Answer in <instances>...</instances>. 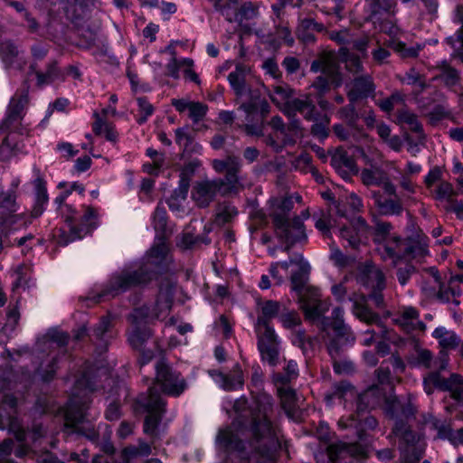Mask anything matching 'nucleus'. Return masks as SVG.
<instances>
[{"mask_svg":"<svg viewBox=\"0 0 463 463\" xmlns=\"http://www.w3.org/2000/svg\"><path fill=\"white\" fill-rule=\"evenodd\" d=\"M374 205L382 215L399 216L403 212L404 200L395 195H381L379 192H372Z\"/></svg>","mask_w":463,"mask_h":463,"instance_id":"nucleus-24","label":"nucleus"},{"mask_svg":"<svg viewBox=\"0 0 463 463\" xmlns=\"http://www.w3.org/2000/svg\"><path fill=\"white\" fill-rule=\"evenodd\" d=\"M398 119L401 123L408 125L411 131L418 134L422 133V126L415 114L408 110H402L398 115Z\"/></svg>","mask_w":463,"mask_h":463,"instance_id":"nucleus-59","label":"nucleus"},{"mask_svg":"<svg viewBox=\"0 0 463 463\" xmlns=\"http://www.w3.org/2000/svg\"><path fill=\"white\" fill-rule=\"evenodd\" d=\"M426 423L430 424L433 430H437L438 438L450 441L453 430L449 423L445 420H440L431 415L426 420Z\"/></svg>","mask_w":463,"mask_h":463,"instance_id":"nucleus-52","label":"nucleus"},{"mask_svg":"<svg viewBox=\"0 0 463 463\" xmlns=\"http://www.w3.org/2000/svg\"><path fill=\"white\" fill-rule=\"evenodd\" d=\"M187 127L185 128H178L175 129V142L176 144L183 147L184 152H194L201 153L203 147L198 143H194V138L188 133Z\"/></svg>","mask_w":463,"mask_h":463,"instance_id":"nucleus-39","label":"nucleus"},{"mask_svg":"<svg viewBox=\"0 0 463 463\" xmlns=\"http://www.w3.org/2000/svg\"><path fill=\"white\" fill-rule=\"evenodd\" d=\"M168 251L166 243L160 240L151 247L137 269H124L112 276L99 297L114 298L135 286L147 283L166 263Z\"/></svg>","mask_w":463,"mask_h":463,"instance_id":"nucleus-1","label":"nucleus"},{"mask_svg":"<svg viewBox=\"0 0 463 463\" xmlns=\"http://www.w3.org/2000/svg\"><path fill=\"white\" fill-rule=\"evenodd\" d=\"M395 52L399 53L402 58H414L417 57L420 51L423 49L424 44L417 43L413 46L407 47L406 44L401 41L391 40L388 43Z\"/></svg>","mask_w":463,"mask_h":463,"instance_id":"nucleus-49","label":"nucleus"},{"mask_svg":"<svg viewBox=\"0 0 463 463\" xmlns=\"http://www.w3.org/2000/svg\"><path fill=\"white\" fill-rule=\"evenodd\" d=\"M399 185L403 191L406 192V194L403 196L404 202L415 203L416 200L413 197V194L416 193V184H414L408 175H404L401 176L399 180Z\"/></svg>","mask_w":463,"mask_h":463,"instance_id":"nucleus-61","label":"nucleus"},{"mask_svg":"<svg viewBox=\"0 0 463 463\" xmlns=\"http://www.w3.org/2000/svg\"><path fill=\"white\" fill-rule=\"evenodd\" d=\"M33 187H34V204L29 213V217L32 220L33 218H37L43 214L45 211L46 205L49 202V196L46 188V183L44 179L38 175L33 180Z\"/></svg>","mask_w":463,"mask_h":463,"instance_id":"nucleus-31","label":"nucleus"},{"mask_svg":"<svg viewBox=\"0 0 463 463\" xmlns=\"http://www.w3.org/2000/svg\"><path fill=\"white\" fill-rule=\"evenodd\" d=\"M347 97L350 102L354 103L359 99H366L375 90V86L369 75L354 78L348 85Z\"/></svg>","mask_w":463,"mask_h":463,"instance_id":"nucleus-25","label":"nucleus"},{"mask_svg":"<svg viewBox=\"0 0 463 463\" xmlns=\"http://www.w3.org/2000/svg\"><path fill=\"white\" fill-rule=\"evenodd\" d=\"M396 321L406 331H411L421 324L419 319L418 310L412 307H404L396 318Z\"/></svg>","mask_w":463,"mask_h":463,"instance_id":"nucleus-40","label":"nucleus"},{"mask_svg":"<svg viewBox=\"0 0 463 463\" xmlns=\"http://www.w3.org/2000/svg\"><path fill=\"white\" fill-rule=\"evenodd\" d=\"M216 441L227 450L241 452L245 449V442L240 439L231 428L220 430Z\"/></svg>","mask_w":463,"mask_h":463,"instance_id":"nucleus-34","label":"nucleus"},{"mask_svg":"<svg viewBox=\"0 0 463 463\" xmlns=\"http://www.w3.org/2000/svg\"><path fill=\"white\" fill-rule=\"evenodd\" d=\"M28 103V87L21 94L16 93L10 100L5 118L0 124V129L15 128L24 115Z\"/></svg>","mask_w":463,"mask_h":463,"instance_id":"nucleus-22","label":"nucleus"},{"mask_svg":"<svg viewBox=\"0 0 463 463\" xmlns=\"http://www.w3.org/2000/svg\"><path fill=\"white\" fill-rule=\"evenodd\" d=\"M364 3L366 20L380 32L395 35L398 28L392 18L397 12V0H364Z\"/></svg>","mask_w":463,"mask_h":463,"instance_id":"nucleus-11","label":"nucleus"},{"mask_svg":"<svg viewBox=\"0 0 463 463\" xmlns=\"http://www.w3.org/2000/svg\"><path fill=\"white\" fill-rule=\"evenodd\" d=\"M353 314L361 321L367 324L380 323V317L373 312L367 306L358 301H354L353 305Z\"/></svg>","mask_w":463,"mask_h":463,"instance_id":"nucleus-48","label":"nucleus"},{"mask_svg":"<svg viewBox=\"0 0 463 463\" xmlns=\"http://www.w3.org/2000/svg\"><path fill=\"white\" fill-rule=\"evenodd\" d=\"M393 434L406 443L407 448L403 449V457L408 463H416L422 457L421 449L414 447L419 437L403 421H395L392 430Z\"/></svg>","mask_w":463,"mask_h":463,"instance_id":"nucleus-21","label":"nucleus"},{"mask_svg":"<svg viewBox=\"0 0 463 463\" xmlns=\"http://www.w3.org/2000/svg\"><path fill=\"white\" fill-rule=\"evenodd\" d=\"M95 390V383L91 381L89 373L84 372L76 380L65 411V419L68 425H74L84 420L88 404L90 402L89 394Z\"/></svg>","mask_w":463,"mask_h":463,"instance_id":"nucleus-7","label":"nucleus"},{"mask_svg":"<svg viewBox=\"0 0 463 463\" xmlns=\"http://www.w3.org/2000/svg\"><path fill=\"white\" fill-rule=\"evenodd\" d=\"M337 116L339 118L345 120L350 128H355L358 114L354 103L350 102L348 105L341 108L337 112Z\"/></svg>","mask_w":463,"mask_h":463,"instance_id":"nucleus-58","label":"nucleus"},{"mask_svg":"<svg viewBox=\"0 0 463 463\" xmlns=\"http://www.w3.org/2000/svg\"><path fill=\"white\" fill-rule=\"evenodd\" d=\"M175 296V285L166 281L160 286L159 292L151 309L148 307H142L134 309L129 319L135 324V328L128 334V342L133 348H140L150 337L151 332L148 328H140L138 325L143 319H158L165 317L170 311Z\"/></svg>","mask_w":463,"mask_h":463,"instance_id":"nucleus-4","label":"nucleus"},{"mask_svg":"<svg viewBox=\"0 0 463 463\" xmlns=\"http://www.w3.org/2000/svg\"><path fill=\"white\" fill-rule=\"evenodd\" d=\"M269 215L275 229L276 236L286 244L285 250L297 243L306 242L307 236L303 222L310 217L307 209L301 212L300 215L288 219V214L293 208L291 197H274L269 200Z\"/></svg>","mask_w":463,"mask_h":463,"instance_id":"nucleus-2","label":"nucleus"},{"mask_svg":"<svg viewBox=\"0 0 463 463\" xmlns=\"http://www.w3.org/2000/svg\"><path fill=\"white\" fill-rule=\"evenodd\" d=\"M273 399L267 393L255 397L250 406V431L255 440L254 448L260 454H269L279 443V428L270 420Z\"/></svg>","mask_w":463,"mask_h":463,"instance_id":"nucleus-3","label":"nucleus"},{"mask_svg":"<svg viewBox=\"0 0 463 463\" xmlns=\"http://www.w3.org/2000/svg\"><path fill=\"white\" fill-rule=\"evenodd\" d=\"M439 280L440 276L435 268H430L422 276L420 287L426 298H433L436 295Z\"/></svg>","mask_w":463,"mask_h":463,"instance_id":"nucleus-38","label":"nucleus"},{"mask_svg":"<svg viewBox=\"0 0 463 463\" xmlns=\"http://www.w3.org/2000/svg\"><path fill=\"white\" fill-rule=\"evenodd\" d=\"M66 199L61 194H59L53 201L56 205L57 211L64 218V220H74L77 218V209L65 203Z\"/></svg>","mask_w":463,"mask_h":463,"instance_id":"nucleus-56","label":"nucleus"},{"mask_svg":"<svg viewBox=\"0 0 463 463\" xmlns=\"http://www.w3.org/2000/svg\"><path fill=\"white\" fill-rule=\"evenodd\" d=\"M214 7L225 19L232 23L238 21V0H216Z\"/></svg>","mask_w":463,"mask_h":463,"instance_id":"nucleus-45","label":"nucleus"},{"mask_svg":"<svg viewBox=\"0 0 463 463\" xmlns=\"http://www.w3.org/2000/svg\"><path fill=\"white\" fill-rule=\"evenodd\" d=\"M298 376V367L295 361L289 360L284 369V373H273V382L276 385H288Z\"/></svg>","mask_w":463,"mask_h":463,"instance_id":"nucleus-44","label":"nucleus"},{"mask_svg":"<svg viewBox=\"0 0 463 463\" xmlns=\"http://www.w3.org/2000/svg\"><path fill=\"white\" fill-rule=\"evenodd\" d=\"M258 337V349L263 362L274 367L279 364V341L273 327L255 329Z\"/></svg>","mask_w":463,"mask_h":463,"instance_id":"nucleus-18","label":"nucleus"},{"mask_svg":"<svg viewBox=\"0 0 463 463\" xmlns=\"http://www.w3.org/2000/svg\"><path fill=\"white\" fill-rule=\"evenodd\" d=\"M16 187L3 190L0 187V226L9 229L27 228L31 224L29 213L20 211Z\"/></svg>","mask_w":463,"mask_h":463,"instance_id":"nucleus-10","label":"nucleus"},{"mask_svg":"<svg viewBox=\"0 0 463 463\" xmlns=\"http://www.w3.org/2000/svg\"><path fill=\"white\" fill-rule=\"evenodd\" d=\"M344 247L357 250L365 244L370 234V227L361 216L354 217L347 223L342 224L336 231Z\"/></svg>","mask_w":463,"mask_h":463,"instance_id":"nucleus-15","label":"nucleus"},{"mask_svg":"<svg viewBox=\"0 0 463 463\" xmlns=\"http://www.w3.org/2000/svg\"><path fill=\"white\" fill-rule=\"evenodd\" d=\"M166 211L163 205L158 203L152 215V225L156 232H164L166 227Z\"/></svg>","mask_w":463,"mask_h":463,"instance_id":"nucleus-63","label":"nucleus"},{"mask_svg":"<svg viewBox=\"0 0 463 463\" xmlns=\"http://www.w3.org/2000/svg\"><path fill=\"white\" fill-rule=\"evenodd\" d=\"M354 451V447L353 444L342 441L333 443L328 447L329 458L333 462L345 458V455L353 454Z\"/></svg>","mask_w":463,"mask_h":463,"instance_id":"nucleus-51","label":"nucleus"},{"mask_svg":"<svg viewBox=\"0 0 463 463\" xmlns=\"http://www.w3.org/2000/svg\"><path fill=\"white\" fill-rule=\"evenodd\" d=\"M291 94L292 90L288 85H278L269 93V98L289 118L300 113L305 119L316 118L315 105L310 97L307 95L304 99H290Z\"/></svg>","mask_w":463,"mask_h":463,"instance_id":"nucleus-9","label":"nucleus"},{"mask_svg":"<svg viewBox=\"0 0 463 463\" xmlns=\"http://www.w3.org/2000/svg\"><path fill=\"white\" fill-rule=\"evenodd\" d=\"M122 454L128 460L137 457H147L151 454V446L143 440H139L137 446L131 445L124 448Z\"/></svg>","mask_w":463,"mask_h":463,"instance_id":"nucleus-53","label":"nucleus"},{"mask_svg":"<svg viewBox=\"0 0 463 463\" xmlns=\"http://www.w3.org/2000/svg\"><path fill=\"white\" fill-rule=\"evenodd\" d=\"M324 328L330 326L338 338L344 339L346 344H354L355 336L349 326L344 321V309L342 307H335L332 311L331 321L325 318L323 321Z\"/></svg>","mask_w":463,"mask_h":463,"instance_id":"nucleus-23","label":"nucleus"},{"mask_svg":"<svg viewBox=\"0 0 463 463\" xmlns=\"http://www.w3.org/2000/svg\"><path fill=\"white\" fill-rule=\"evenodd\" d=\"M250 70L247 66L239 64L235 70L229 73V83L238 97H242L249 92V88L246 85V77Z\"/></svg>","mask_w":463,"mask_h":463,"instance_id":"nucleus-32","label":"nucleus"},{"mask_svg":"<svg viewBox=\"0 0 463 463\" xmlns=\"http://www.w3.org/2000/svg\"><path fill=\"white\" fill-rule=\"evenodd\" d=\"M438 340L439 346L444 350L455 349L458 346L460 338L452 330L444 326H438L431 334Z\"/></svg>","mask_w":463,"mask_h":463,"instance_id":"nucleus-36","label":"nucleus"},{"mask_svg":"<svg viewBox=\"0 0 463 463\" xmlns=\"http://www.w3.org/2000/svg\"><path fill=\"white\" fill-rule=\"evenodd\" d=\"M404 399L392 393L387 394L379 386H371L358 396L357 411L362 412L383 403L385 413L397 421L400 420Z\"/></svg>","mask_w":463,"mask_h":463,"instance_id":"nucleus-8","label":"nucleus"},{"mask_svg":"<svg viewBox=\"0 0 463 463\" xmlns=\"http://www.w3.org/2000/svg\"><path fill=\"white\" fill-rule=\"evenodd\" d=\"M300 306L307 318L316 320L329 309L330 303L327 299H321L318 288H307L300 297Z\"/></svg>","mask_w":463,"mask_h":463,"instance_id":"nucleus-20","label":"nucleus"},{"mask_svg":"<svg viewBox=\"0 0 463 463\" xmlns=\"http://www.w3.org/2000/svg\"><path fill=\"white\" fill-rule=\"evenodd\" d=\"M332 166L344 179H349L357 172L354 160L342 148L336 149L332 155Z\"/></svg>","mask_w":463,"mask_h":463,"instance_id":"nucleus-28","label":"nucleus"},{"mask_svg":"<svg viewBox=\"0 0 463 463\" xmlns=\"http://www.w3.org/2000/svg\"><path fill=\"white\" fill-rule=\"evenodd\" d=\"M219 188V194L222 195H229L239 193L242 189L238 177V172L227 171L224 178L214 179Z\"/></svg>","mask_w":463,"mask_h":463,"instance_id":"nucleus-35","label":"nucleus"},{"mask_svg":"<svg viewBox=\"0 0 463 463\" xmlns=\"http://www.w3.org/2000/svg\"><path fill=\"white\" fill-rule=\"evenodd\" d=\"M194 61L190 58H183L181 60H177L176 58L170 59L168 63L166 64V69L168 74L174 78H179V71L183 70L184 76L189 79L191 81H194L196 84H200V79L197 73L193 70Z\"/></svg>","mask_w":463,"mask_h":463,"instance_id":"nucleus-30","label":"nucleus"},{"mask_svg":"<svg viewBox=\"0 0 463 463\" xmlns=\"http://www.w3.org/2000/svg\"><path fill=\"white\" fill-rule=\"evenodd\" d=\"M279 321L285 328H294L300 324V317L296 311H289L283 307L279 317Z\"/></svg>","mask_w":463,"mask_h":463,"instance_id":"nucleus-64","label":"nucleus"},{"mask_svg":"<svg viewBox=\"0 0 463 463\" xmlns=\"http://www.w3.org/2000/svg\"><path fill=\"white\" fill-rule=\"evenodd\" d=\"M354 387L346 383V382H341L339 383H335L332 391L330 392H327L325 396V399L328 404L332 403L334 400H345L348 396H354Z\"/></svg>","mask_w":463,"mask_h":463,"instance_id":"nucleus-46","label":"nucleus"},{"mask_svg":"<svg viewBox=\"0 0 463 463\" xmlns=\"http://www.w3.org/2000/svg\"><path fill=\"white\" fill-rule=\"evenodd\" d=\"M457 16L458 21L462 23V27L455 37L447 38V42L454 49L452 56L458 58L463 63V5L457 7Z\"/></svg>","mask_w":463,"mask_h":463,"instance_id":"nucleus-42","label":"nucleus"},{"mask_svg":"<svg viewBox=\"0 0 463 463\" xmlns=\"http://www.w3.org/2000/svg\"><path fill=\"white\" fill-rule=\"evenodd\" d=\"M423 386L425 392L429 395L433 392L435 388H438L441 391L450 392L456 401L463 397V377L458 373H451L446 379L440 375L439 372H430L424 377Z\"/></svg>","mask_w":463,"mask_h":463,"instance_id":"nucleus-16","label":"nucleus"},{"mask_svg":"<svg viewBox=\"0 0 463 463\" xmlns=\"http://www.w3.org/2000/svg\"><path fill=\"white\" fill-rule=\"evenodd\" d=\"M19 51L11 41H3L0 43V55L6 67H11L17 58Z\"/></svg>","mask_w":463,"mask_h":463,"instance_id":"nucleus-55","label":"nucleus"},{"mask_svg":"<svg viewBox=\"0 0 463 463\" xmlns=\"http://www.w3.org/2000/svg\"><path fill=\"white\" fill-rule=\"evenodd\" d=\"M316 118L307 119L308 121H314V124L311 127V134L323 140L328 137V126L330 124V117L326 114H320L317 112V108L315 107L314 111Z\"/></svg>","mask_w":463,"mask_h":463,"instance_id":"nucleus-41","label":"nucleus"},{"mask_svg":"<svg viewBox=\"0 0 463 463\" xmlns=\"http://www.w3.org/2000/svg\"><path fill=\"white\" fill-rule=\"evenodd\" d=\"M283 306L277 301L268 300L263 303L261 307V315L258 317L255 329H266L271 327L269 325L270 319L279 317Z\"/></svg>","mask_w":463,"mask_h":463,"instance_id":"nucleus-33","label":"nucleus"},{"mask_svg":"<svg viewBox=\"0 0 463 463\" xmlns=\"http://www.w3.org/2000/svg\"><path fill=\"white\" fill-rule=\"evenodd\" d=\"M81 212L77 210V218L74 220H66L70 229V239L68 241H73L83 238L98 227V213L90 207L82 205Z\"/></svg>","mask_w":463,"mask_h":463,"instance_id":"nucleus-17","label":"nucleus"},{"mask_svg":"<svg viewBox=\"0 0 463 463\" xmlns=\"http://www.w3.org/2000/svg\"><path fill=\"white\" fill-rule=\"evenodd\" d=\"M156 382L165 394L178 397L186 390L185 379L165 360L156 363Z\"/></svg>","mask_w":463,"mask_h":463,"instance_id":"nucleus-14","label":"nucleus"},{"mask_svg":"<svg viewBox=\"0 0 463 463\" xmlns=\"http://www.w3.org/2000/svg\"><path fill=\"white\" fill-rule=\"evenodd\" d=\"M298 267V270L292 273L290 279L293 288L300 292L305 287L307 276L310 270V265L304 258H300Z\"/></svg>","mask_w":463,"mask_h":463,"instance_id":"nucleus-47","label":"nucleus"},{"mask_svg":"<svg viewBox=\"0 0 463 463\" xmlns=\"http://www.w3.org/2000/svg\"><path fill=\"white\" fill-rule=\"evenodd\" d=\"M238 213L235 206L232 204L221 205L218 209L215 222L219 225H223L232 220Z\"/></svg>","mask_w":463,"mask_h":463,"instance_id":"nucleus-60","label":"nucleus"},{"mask_svg":"<svg viewBox=\"0 0 463 463\" xmlns=\"http://www.w3.org/2000/svg\"><path fill=\"white\" fill-rule=\"evenodd\" d=\"M356 281L370 291L371 298L377 307L383 304L382 291L385 288V277L383 271L373 263L366 261L357 268Z\"/></svg>","mask_w":463,"mask_h":463,"instance_id":"nucleus-13","label":"nucleus"},{"mask_svg":"<svg viewBox=\"0 0 463 463\" xmlns=\"http://www.w3.org/2000/svg\"><path fill=\"white\" fill-rule=\"evenodd\" d=\"M461 283H463V275L451 276L447 283L440 279L434 296L439 302L449 305L453 317L456 316L457 308L461 303L458 299L463 293Z\"/></svg>","mask_w":463,"mask_h":463,"instance_id":"nucleus-19","label":"nucleus"},{"mask_svg":"<svg viewBox=\"0 0 463 463\" xmlns=\"http://www.w3.org/2000/svg\"><path fill=\"white\" fill-rule=\"evenodd\" d=\"M165 402L155 387L149 388L146 393L139 394L135 401L134 411L147 414L144 421V432L153 439L158 436L157 428L165 411Z\"/></svg>","mask_w":463,"mask_h":463,"instance_id":"nucleus-6","label":"nucleus"},{"mask_svg":"<svg viewBox=\"0 0 463 463\" xmlns=\"http://www.w3.org/2000/svg\"><path fill=\"white\" fill-rule=\"evenodd\" d=\"M137 103L138 106V117L137 118V122L139 125H142L153 115L155 109L153 105L145 97L137 98Z\"/></svg>","mask_w":463,"mask_h":463,"instance_id":"nucleus-57","label":"nucleus"},{"mask_svg":"<svg viewBox=\"0 0 463 463\" xmlns=\"http://www.w3.org/2000/svg\"><path fill=\"white\" fill-rule=\"evenodd\" d=\"M310 71L315 73L321 72V75L317 77L311 85V87L318 91L319 96L326 94L331 85L337 88L342 84V78L337 64L329 55H322L313 61Z\"/></svg>","mask_w":463,"mask_h":463,"instance_id":"nucleus-12","label":"nucleus"},{"mask_svg":"<svg viewBox=\"0 0 463 463\" xmlns=\"http://www.w3.org/2000/svg\"><path fill=\"white\" fill-rule=\"evenodd\" d=\"M97 32L90 28L80 29L79 31V47L90 49L96 44Z\"/></svg>","mask_w":463,"mask_h":463,"instance_id":"nucleus-62","label":"nucleus"},{"mask_svg":"<svg viewBox=\"0 0 463 463\" xmlns=\"http://www.w3.org/2000/svg\"><path fill=\"white\" fill-rule=\"evenodd\" d=\"M209 374L222 389L228 392L236 391L243 385V374L239 364L234 366L232 374H224L217 370L209 371Z\"/></svg>","mask_w":463,"mask_h":463,"instance_id":"nucleus-27","label":"nucleus"},{"mask_svg":"<svg viewBox=\"0 0 463 463\" xmlns=\"http://www.w3.org/2000/svg\"><path fill=\"white\" fill-rule=\"evenodd\" d=\"M30 71L32 72H35L37 78V85L39 87H43L46 84L52 82L58 76V69L56 62H50L47 66V70L45 72L36 71L35 65L32 64L30 66Z\"/></svg>","mask_w":463,"mask_h":463,"instance_id":"nucleus-50","label":"nucleus"},{"mask_svg":"<svg viewBox=\"0 0 463 463\" xmlns=\"http://www.w3.org/2000/svg\"><path fill=\"white\" fill-rule=\"evenodd\" d=\"M188 189V180L184 177H181L178 187L173 191L172 194L167 199V205L172 212L177 213L182 209V203L187 197Z\"/></svg>","mask_w":463,"mask_h":463,"instance_id":"nucleus-37","label":"nucleus"},{"mask_svg":"<svg viewBox=\"0 0 463 463\" xmlns=\"http://www.w3.org/2000/svg\"><path fill=\"white\" fill-rule=\"evenodd\" d=\"M219 194V188L214 180H203L194 184L192 198L199 207H206Z\"/></svg>","mask_w":463,"mask_h":463,"instance_id":"nucleus-26","label":"nucleus"},{"mask_svg":"<svg viewBox=\"0 0 463 463\" xmlns=\"http://www.w3.org/2000/svg\"><path fill=\"white\" fill-rule=\"evenodd\" d=\"M401 239L398 237H392L389 239L385 243L380 244L377 248L379 254L383 260H392L393 261L401 258L402 251L399 249Z\"/></svg>","mask_w":463,"mask_h":463,"instance_id":"nucleus-43","label":"nucleus"},{"mask_svg":"<svg viewBox=\"0 0 463 463\" xmlns=\"http://www.w3.org/2000/svg\"><path fill=\"white\" fill-rule=\"evenodd\" d=\"M437 66L441 70L439 77L447 86L452 87L458 82V71L449 66L447 61H441Z\"/></svg>","mask_w":463,"mask_h":463,"instance_id":"nucleus-54","label":"nucleus"},{"mask_svg":"<svg viewBox=\"0 0 463 463\" xmlns=\"http://www.w3.org/2000/svg\"><path fill=\"white\" fill-rule=\"evenodd\" d=\"M68 334L52 330L37 343L38 349L46 354V358L41 363L38 373L43 381H51L58 368L61 357L65 355L64 347L68 344Z\"/></svg>","mask_w":463,"mask_h":463,"instance_id":"nucleus-5","label":"nucleus"},{"mask_svg":"<svg viewBox=\"0 0 463 463\" xmlns=\"http://www.w3.org/2000/svg\"><path fill=\"white\" fill-rule=\"evenodd\" d=\"M280 397L281 406L288 415L293 420L300 418V411L297 403L296 392L288 385H276Z\"/></svg>","mask_w":463,"mask_h":463,"instance_id":"nucleus-29","label":"nucleus"}]
</instances>
